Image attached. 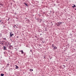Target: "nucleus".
<instances>
[{
    "instance_id": "dca6fc26",
    "label": "nucleus",
    "mask_w": 76,
    "mask_h": 76,
    "mask_svg": "<svg viewBox=\"0 0 76 76\" xmlns=\"http://www.w3.org/2000/svg\"><path fill=\"white\" fill-rule=\"evenodd\" d=\"M9 64H7V65H8L7 66H8V65H9Z\"/></svg>"
},
{
    "instance_id": "423d86ee",
    "label": "nucleus",
    "mask_w": 76,
    "mask_h": 76,
    "mask_svg": "<svg viewBox=\"0 0 76 76\" xmlns=\"http://www.w3.org/2000/svg\"><path fill=\"white\" fill-rule=\"evenodd\" d=\"M24 4L25 5V6H28V5L27 4H26V3H24Z\"/></svg>"
},
{
    "instance_id": "f3484780",
    "label": "nucleus",
    "mask_w": 76,
    "mask_h": 76,
    "mask_svg": "<svg viewBox=\"0 0 76 76\" xmlns=\"http://www.w3.org/2000/svg\"><path fill=\"white\" fill-rule=\"evenodd\" d=\"M4 53L5 54V52H4Z\"/></svg>"
},
{
    "instance_id": "39448f33",
    "label": "nucleus",
    "mask_w": 76,
    "mask_h": 76,
    "mask_svg": "<svg viewBox=\"0 0 76 76\" xmlns=\"http://www.w3.org/2000/svg\"><path fill=\"white\" fill-rule=\"evenodd\" d=\"M72 5H73V6H72V7H73V8L74 7H76V5L75 4H73Z\"/></svg>"
},
{
    "instance_id": "6e6552de",
    "label": "nucleus",
    "mask_w": 76,
    "mask_h": 76,
    "mask_svg": "<svg viewBox=\"0 0 76 76\" xmlns=\"http://www.w3.org/2000/svg\"><path fill=\"white\" fill-rule=\"evenodd\" d=\"M4 50H6V47H5V46H4Z\"/></svg>"
},
{
    "instance_id": "2eb2a0df",
    "label": "nucleus",
    "mask_w": 76,
    "mask_h": 76,
    "mask_svg": "<svg viewBox=\"0 0 76 76\" xmlns=\"http://www.w3.org/2000/svg\"><path fill=\"white\" fill-rule=\"evenodd\" d=\"M32 50H30V51H31V52H32Z\"/></svg>"
},
{
    "instance_id": "7ed1b4c3",
    "label": "nucleus",
    "mask_w": 76,
    "mask_h": 76,
    "mask_svg": "<svg viewBox=\"0 0 76 76\" xmlns=\"http://www.w3.org/2000/svg\"><path fill=\"white\" fill-rule=\"evenodd\" d=\"M10 36H9V37H12V36H13L14 35V34H10Z\"/></svg>"
},
{
    "instance_id": "aec40b11",
    "label": "nucleus",
    "mask_w": 76,
    "mask_h": 76,
    "mask_svg": "<svg viewBox=\"0 0 76 76\" xmlns=\"http://www.w3.org/2000/svg\"><path fill=\"white\" fill-rule=\"evenodd\" d=\"M75 10H76V9L75 8Z\"/></svg>"
},
{
    "instance_id": "412c9836",
    "label": "nucleus",
    "mask_w": 76,
    "mask_h": 76,
    "mask_svg": "<svg viewBox=\"0 0 76 76\" xmlns=\"http://www.w3.org/2000/svg\"><path fill=\"white\" fill-rule=\"evenodd\" d=\"M44 58H45V56H44Z\"/></svg>"
},
{
    "instance_id": "9d476101",
    "label": "nucleus",
    "mask_w": 76,
    "mask_h": 76,
    "mask_svg": "<svg viewBox=\"0 0 76 76\" xmlns=\"http://www.w3.org/2000/svg\"><path fill=\"white\" fill-rule=\"evenodd\" d=\"M3 39H4V40H6V38H3Z\"/></svg>"
},
{
    "instance_id": "4be33fe9",
    "label": "nucleus",
    "mask_w": 76,
    "mask_h": 76,
    "mask_svg": "<svg viewBox=\"0 0 76 76\" xmlns=\"http://www.w3.org/2000/svg\"><path fill=\"white\" fill-rule=\"evenodd\" d=\"M32 71H33V69H32Z\"/></svg>"
},
{
    "instance_id": "ddd939ff",
    "label": "nucleus",
    "mask_w": 76,
    "mask_h": 76,
    "mask_svg": "<svg viewBox=\"0 0 76 76\" xmlns=\"http://www.w3.org/2000/svg\"><path fill=\"white\" fill-rule=\"evenodd\" d=\"M30 71H32V69H29Z\"/></svg>"
},
{
    "instance_id": "f257e3e1",
    "label": "nucleus",
    "mask_w": 76,
    "mask_h": 76,
    "mask_svg": "<svg viewBox=\"0 0 76 76\" xmlns=\"http://www.w3.org/2000/svg\"><path fill=\"white\" fill-rule=\"evenodd\" d=\"M52 48H53V50H56V49H57V47L55 46H53V47H52Z\"/></svg>"
},
{
    "instance_id": "f8f14e48",
    "label": "nucleus",
    "mask_w": 76,
    "mask_h": 76,
    "mask_svg": "<svg viewBox=\"0 0 76 76\" xmlns=\"http://www.w3.org/2000/svg\"><path fill=\"white\" fill-rule=\"evenodd\" d=\"M63 66H64V68L65 67V65H63Z\"/></svg>"
},
{
    "instance_id": "1a4fd4ad",
    "label": "nucleus",
    "mask_w": 76,
    "mask_h": 76,
    "mask_svg": "<svg viewBox=\"0 0 76 76\" xmlns=\"http://www.w3.org/2000/svg\"><path fill=\"white\" fill-rule=\"evenodd\" d=\"M1 76H4V74H1Z\"/></svg>"
},
{
    "instance_id": "4468645a",
    "label": "nucleus",
    "mask_w": 76,
    "mask_h": 76,
    "mask_svg": "<svg viewBox=\"0 0 76 76\" xmlns=\"http://www.w3.org/2000/svg\"><path fill=\"white\" fill-rule=\"evenodd\" d=\"M10 34H12V32H10Z\"/></svg>"
},
{
    "instance_id": "6ab92c4d",
    "label": "nucleus",
    "mask_w": 76,
    "mask_h": 76,
    "mask_svg": "<svg viewBox=\"0 0 76 76\" xmlns=\"http://www.w3.org/2000/svg\"><path fill=\"white\" fill-rule=\"evenodd\" d=\"M57 25H58V23H57Z\"/></svg>"
},
{
    "instance_id": "b1692460",
    "label": "nucleus",
    "mask_w": 76,
    "mask_h": 76,
    "mask_svg": "<svg viewBox=\"0 0 76 76\" xmlns=\"http://www.w3.org/2000/svg\"><path fill=\"white\" fill-rule=\"evenodd\" d=\"M0 22H1V21H0Z\"/></svg>"
},
{
    "instance_id": "f03ea898",
    "label": "nucleus",
    "mask_w": 76,
    "mask_h": 76,
    "mask_svg": "<svg viewBox=\"0 0 76 76\" xmlns=\"http://www.w3.org/2000/svg\"><path fill=\"white\" fill-rule=\"evenodd\" d=\"M58 23V25H57V26H60V25H61L62 22Z\"/></svg>"
},
{
    "instance_id": "0eeeda50",
    "label": "nucleus",
    "mask_w": 76,
    "mask_h": 76,
    "mask_svg": "<svg viewBox=\"0 0 76 76\" xmlns=\"http://www.w3.org/2000/svg\"><path fill=\"white\" fill-rule=\"evenodd\" d=\"M16 66V69H18V68H19V67L17 65H15Z\"/></svg>"
},
{
    "instance_id": "a211bd4d",
    "label": "nucleus",
    "mask_w": 76,
    "mask_h": 76,
    "mask_svg": "<svg viewBox=\"0 0 76 76\" xmlns=\"http://www.w3.org/2000/svg\"><path fill=\"white\" fill-rule=\"evenodd\" d=\"M1 6H3V4H1Z\"/></svg>"
},
{
    "instance_id": "9b49d317",
    "label": "nucleus",
    "mask_w": 76,
    "mask_h": 76,
    "mask_svg": "<svg viewBox=\"0 0 76 76\" xmlns=\"http://www.w3.org/2000/svg\"><path fill=\"white\" fill-rule=\"evenodd\" d=\"M53 47H54V44H52V47L53 48Z\"/></svg>"
},
{
    "instance_id": "20e7f679",
    "label": "nucleus",
    "mask_w": 76,
    "mask_h": 76,
    "mask_svg": "<svg viewBox=\"0 0 76 76\" xmlns=\"http://www.w3.org/2000/svg\"><path fill=\"white\" fill-rule=\"evenodd\" d=\"M19 52H21L22 54H23V50H20L19 51Z\"/></svg>"
},
{
    "instance_id": "5701e85b",
    "label": "nucleus",
    "mask_w": 76,
    "mask_h": 76,
    "mask_svg": "<svg viewBox=\"0 0 76 76\" xmlns=\"http://www.w3.org/2000/svg\"><path fill=\"white\" fill-rule=\"evenodd\" d=\"M14 28H15V26H14Z\"/></svg>"
}]
</instances>
